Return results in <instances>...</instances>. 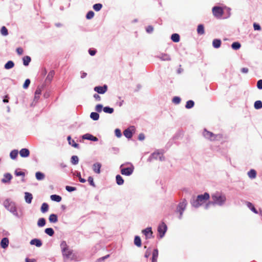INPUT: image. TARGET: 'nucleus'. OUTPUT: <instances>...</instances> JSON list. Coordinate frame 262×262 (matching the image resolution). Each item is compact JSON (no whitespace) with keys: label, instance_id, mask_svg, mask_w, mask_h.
I'll return each instance as SVG.
<instances>
[{"label":"nucleus","instance_id":"aec40b11","mask_svg":"<svg viewBox=\"0 0 262 262\" xmlns=\"http://www.w3.org/2000/svg\"><path fill=\"white\" fill-rule=\"evenodd\" d=\"M9 239L7 237L3 238L1 242V246L2 248L5 249L8 247L9 245Z\"/></svg>","mask_w":262,"mask_h":262},{"label":"nucleus","instance_id":"4c0bfd02","mask_svg":"<svg viewBox=\"0 0 262 262\" xmlns=\"http://www.w3.org/2000/svg\"><path fill=\"white\" fill-rule=\"evenodd\" d=\"M254 108L256 110L262 108V102L260 100L256 101L254 104Z\"/></svg>","mask_w":262,"mask_h":262},{"label":"nucleus","instance_id":"f03ea898","mask_svg":"<svg viewBox=\"0 0 262 262\" xmlns=\"http://www.w3.org/2000/svg\"><path fill=\"white\" fill-rule=\"evenodd\" d=\"M60 248L64 259L71 260L76 259V254L69 248L65 241L61 243Z\"/></svg>","mask_w":262,"mask_h":262},{"label":"nucleus","instance_id":"c03bdc74","mask_svg":"<svg viewBox=\"0 0 262 262\" xmlns=\"http://www.w3.org/2000/svg\"><path fill=\"white\" fill-rule=\"evenodd\" d=\"M103 110L105 113L108 114H112L114 112V109L108 106L103 107Z\"/></svg>","mask_w":262,"mask_h":262},{"label":"nucleus","instance_id":"20e7f679","mask_svg":"<svg viewBox=\"0 0 262 262\" xmlns=\"http://www.w3.org/2000/svg\"><path fill=\"white\" fill-rule=\"evenodd\" d=\"M209 197V193L207 192H205L204 194L199 195L196 198H193L191 200V204L193 207L198 208L208 200Z\"/></svg>","mask_w":262,"mask_h":262},{"label":"nucleus","instance_id":"9b49d317","mask_svg":"<svg viewBox=\"0 0 262 262\" xmlns=\"http://www.w3.org/2000/svg\"><path fill=\"white\" fill-rule=\"evenodd\" d=\"M107 90V86L106 85L103 86H96L94 88V91L97 92L99 94H103L105 93Z\"/></svg>","mask_w":262,"mask_h":262},{"label":"nucleus","instance_id":"4d7b16f0","mask_svg":"<svg viewBox=\"0 0 262 262\" xmlns=\"http://www.w3.org/2000/svg\"><path fill=\"white\" fill-rule=\"evenodd\" d=\"M88 182H89L90 184L92 186H95V183L94 182L93 178L92 177H89L88 178Z\"/></svg>","mask_w":262,"mask_h":262},{"label":"nucleus","instance_id":"72a5a7b5","mask_svg":"<svg viewBox=\"0 0 262 262\" xmlns=\"http://www.w3.org/2000/svg\"><path fill=\"white\" fill-rule=\"evenodd\" d=\"M40 210H41V212H42V213H45V212H47L49 210L48 205L46 203H43L41 205Z\"/></svg>","mask_w":262,"mask_h":262},{"label":"nucleus","instance_id":"ea45409f","mask_svg":"<svg viewBox=\"0 0 262 262\" xmlns=\"http://www.w3.org/2000/svg\"><path fill=\"white\" fill-rule=\"evenodd\" d=\"M30 61L31 58L29 56H26L23 58V64H24V66H28Z\"/></svg>","mask_w":262,"mask_h":262},{"label":"nucleus","instance_id":"473e14b6","mask_svg":"<svg viewBox=\"0 0 262 262\" xmlns=\"http://www.w3.org/2000/svg\"><path fill=\"white\" fill-rule=\"evenodd\" d=\"M197 32L199 34H200V35H202V34H204V33H205L204 27L203 25L200 24L198 26Z\"/></svg>","mask_w":262,"mask_h":262},{"label":"nucleus","instance_id":"58836bf2","mask_svg":"<svg viewBox=\"0 0 262 262\" xmlns=\"http://www.w3.org/2000/svg\"><path fill=\"white\" fill-rule=\"evenodd\" d=\"M90 117L94 120L96 121L99 119V115L97 113L92 112L91 113Z\"/></svg>","mask_w":262,"mask_h":262},{"label":"nucleus","instance_id":"393cba45","mask_svg":"<svg viewBox=\"0 0 262 262\" xmlns=\"http://www.w3.org/2000/svg\"><path fill=\"white\" fill-rule=\"evenodd\" d=\"M248 177L251 179H255L256 177V171L254 169H251L248 172Z\"/></svg>","mask_w":262,"mask_h":262},{"label":"nucleus","instance_id":"c756f323","mask_svg":"<svg viewBox=\"0 0 262 262\" xmlns=\"http://www.w3.org/2000/svg\"><path fill=\"white\" fill-rule=\"evenodd\" d=\"M35 177L37 180L40 181L45 179V174L41 172H36L35 173Z\"/></svg>","mask_w":262,"mask_h":262},{"label":"nucleus","instance_id":"ddd939ff","mask_svg":"<svg viewBox=\"0 0 262 262\" xmlns=\"http://www.w3.org/2000/svg\"><path fill=\"white\" fill-rule=\"evenodd\" d=\"M157 57L163 61H169L171 60L170 55L166 53H161L158 55Z\"/></svg>","mask_w":262,"mask_h":262},{"label":"nucleus","instance_id":"bf43d9fd","mask_svg":"<svg viewBox=\"0 0 262 262\" xmlns=\"http://www.w3.org/2000/svg\"><path fill=\"white\" fill-rule=\"evenodd\" d=\"M15 174L16 176H25V173L22 171H18L17 170H15Z\"/></svg>","mask_w":262,"mask_h":262},{"label":"nucleus","instance_id":"2eb2a0df","mask_svg":"<svg viewBox=\"0 0 262 262\" xmlns=\"http://www.w3.org/2000/svg\"><path fill=\"white\" fill-rule=\"evenodd\" d=\"M30 244L31 245H35L37 247H40L42 245L41 240L38 238H34L31 240Z\"/></svg>","mask_w":262,"mask_h":262},{"label":"nucleus","instance_id":"9d476101","mask_svg":"<svg viewBox=\"0 0 262 262\" xmlns=\"http://www.w3.org/2000/svg\"><path fill=\"white\" fill-rule=\"evenodd\" d=\"M212 12L215 16H221L223 14V11L221 7H214L212 8Z\"/></svg>","mask_w":262,"mask_h":262},{"label":"nucleus","instance_id":"1a4fd4ad","mask_svg":"<svg viewBox=\"0 0 262 262\" xmlns=\"http://www.w3.org/2000/svg\"><path fill=\"white\" fill-rule=\"evenodd\" d=\"M152 159H159L160 161L163 160V155L159 151L154 152L149 158V160H151Z\"/></svg>","mask_w":262,"mask_h":262},{"label":"nucleus","instance_id":"e433bc0d","mask_svg":"<svg viewBox=\"0 0 262 262\" xmlns=\"http://www.w3.org/2000/svg\"><path fill=\"white\" fill-rule=\"evenodd\" d=\"M45 232L50 236H53L54 234V231L51 228H46L45 230Z\"/></svg>","mask_w":262,"mask_h":262},{"label":"nucleus","instance_id":"b1692460","mask_svg":"<svg viewBox=\"0 0 262 262\" xmlns=\"http://www.w3.org/2000/svg\"><path fill=\"white\" fill-rule=\"evenodd\" d=\"M158 257V250L156 249L153 251L152 255V262H157Z\"/></svg>","mask_w":262,"mask_h":262},{"label":"nucleus","instance_id":"052dcab7","mask_svg":"<svg viewBox=\"0 0 262 262\" xmlns=\"http://www.w3.org/2000/svg\"><path fill=\"white\" fill-rule=\"evenodd\" d=\"M257 87L258 89H262V80H259L257 83Z\"/></svg>","mask_w":262,"mask_h":262},{"label":"nucleus","instance_id":"a19ab883","mask_svg":"<svg viewBox=\"0 0 262 262\" xmlns=\"http://www.w3.org/2000/svg\"><path fill=\"white\" fill-rule=\"evenodd\" d=\"M134 243L138 247L141 246V239L139 236H135V239H134Z\"/></svg>","mask_w":262,"mask_h":262},{"label":"nucleus","instance_id":"680f3d73","mask_svg":"<svg viewBox=\"0 0 262 262\" xmlns=\"http://www.w3.org/2000/svg\"><path fill=\"white\" fill-rule=\"evenodd\" d=\"M154 30V28L152 26H149L147 28H146V31L148 33H151Z\"/></svg>","mask_w":262,"mask_h":262},{"label":"nucleus","instance_id":"6e6552de","mask_svg":"<svg viewBox=\"0 0 262 262\" xmlns=\"http://www.w3.org/2000/svg\"><path fill=\"white\" fill-rule=\"evenodd\" d=\"M166 230L167 226L163 222L159 225L158 231L159 233L160 238H162L164 236Z\"/></svg>","mask_w":262,"mask_h":262},{"label":"nucleus","instance_id":"79ce46f5","mask_svg":"<svg viewBox=\"0 0 262 262\" xmlns=\"http://www.w3.org/2000/svg\"><path fill=\"white\" fill-rule=\"evenodd\" d=\"M71 163L73 164V165H76L78 163V161H79V159H78V157L77 156H73L72 157H71Z\"/></svg>","mask_w":262,"mask_h":262},{"label":"nucleus","instance_id":"cd10ccee","mask_svg":"<svg viewBox=\"0 0 262 262\" xmlns=\"http://www.w3.org/2000/svg\"><path fill=\"white\" fill-rule=\"evenodd\" d=\"M67 139H68L69 144L70 145H72V146H73V147H74L75 148H78V147L79 144L76 143H75L74 140H72L70 136H68Z\"/></svg>","mask_w":262,"mask_h":262},{"label":"nucleus","instance_id":"a211bd4d","mask_svg":"<svg viewBox=\"0 0 262 262\" xmlns=\"http://www.w3.org/2000/svg\"><path fill=\"white\" fill-rule=\"evenodd\" d=\"M12 177V175L9 173H5L4 175V178L2 179V182L4 183L9 182L11 180Z\"/></svg>","mask_w":262,"mask_h":262},{"label":"nucleus","instance_id":"412c9836","mask_svg":"<svg viewBox=\"0 0 262 262\" xmlns=\"http://www.w3.org/2000/svg\"><path fill=\"white\" fill-rule=\"evenodd\" d=\"M221 40L219 39H214L212 41V46L215 48L217 49L221 47Z\"/></svg>","mask_w":262,"mask_h":262},{"label":"nucleus","instance_id":"423d86ee","mask_svg":"<svg viewBox=\"0 0 262 262\" xmlns=\"http://www.w3.org/2000/svg\"><path fill=\"white\" fill-rule=\"evenodd\" d=\"M123 166V164H122L120 166L121 173L123 175H125V176H130L134 171V166L132 164H131L130 166L129 167L122 168Z\"/></svg>","mask_w":262,"mask_h":262},{"label":"nucleus","instance_id":"7c9ffc66","mask_svg":"<svg viewBox=\"0 0 262 262\" xmlns=\"http://www.w3.org/2000/svg\"><path fill=\"white\" fill-rule=\"evenodd\" d=\"M171 39L174 42H178L180 41V36L178 34L174 33L172 34Z\"/></svg>","mask_w":262,"mask_h":262},{"label":"nucleus","instance_id":"39448f33","mask_svg":"<svg viewBox=\"0 0 262 262\" xmlns=\"http://www.w3.org/2000/svg\"><path fill=\"white\" fill-rule=\"evenodd\" d=\"M203 135L206 139H209L211 141L218 140L221 138L220 135H215L206 129L203 132Z\"/></svg>","mask_w":262,"mask_h":262},{"label":"nucleus","instance_id":"c9c22d12","mask_svg":"<svg viewBox=\"0 0 262 262\" xmlns=\"http://www.w3.org/2000/svg\"><path fill=\"white\" fill-rule=\"evenodd\" d=\"M46 224V220L44 218H40L37 221V226L40 227L44 226Z\"/></svg>","mask_w":262,"mask_h":262},{"label":"nucleus","instance_id":"c85d7f7f","mask_svg":"<svg viewBox=\"0 0 262 262\" xmlns=\"http://www.w3.org/2000/svg\"><path fill=\"white\" fill-rule=\"evenodd\" d=\"M116 180L117 184L119 185H122L124 183V180L123 179L122 177L119 174L116 176Z\"/></svg>","mask_w":262,"mask_h":262},{"label":"nucleus","instance_id":"6ab92c4d","mask_svg":"<svg viewBox=\"0 0 262 262\" xmlns=\"http://www.w3.org/2000/svg\"><path fill=\"white\" fill-rule=\"evenodd\" d=\"M19 154L21 157L26 158L29 156L30 151L27 148H23L20 150Z\"/></svg>","mask_w":262,"mask_h":262},{"label":"nucleus","instance_id":"8fccbe9b","mask_svg":"<svg viewBox=\"0 0 262 262\" xmlns=\"http://www.w3.org/2000/svg\"><path fill=\"white\" fill-rule=\"evenodd\" d=\"M1 33L4 36H6L8 35V30L5 26L2 27L1 30Z\"/></svg>","mask_w":262,"mask_h":262},{"label":"nucleus","instance_id":"f3484780","mask_svg":"<svg viewBox=\"0 0 262 262\" xmlns=\"http://www.w3.org/2000/svg\"><path fill=\"white\" fill-rule=\"evenodd\" d=\"M142 232L147 238H150L152 236V232L150 227H148L142 231Z\"/></svg>","mask_w":262,"mask_h":262},{"label":"nucleus","instance_id":"de8ad7c7","mask_svg":"<svg viewBox=\"0 0 262 262\" xmlns=\"http://www.w3.org/2000/svg\"><path fill=\"white\" fill-rule=\"evenodd\" d=\"M93 9L96 11H99L101 10V9L102 8V4H96L95 5H93Z\"/></svg>","mask_w":262,"mask_h":262},{"label":"nucleus","instance_id":"f704fd0d","mask_svg":"<svg viewBox=\"0 0 262 262\" xmlns=\"http://www.w3.org/2000/svg\"><path fill=\"white\" fill-rule=\"evenodd\" d=\"M123 134L127 138H131L133 136L132 132L129 128L125 129L124 131Z\"/></svg>","mask_w":262,"mask_h":262},{"label":"nucleus","instance_id":"5701e85b","mask_svg":"<svg viewBox=\"0 0 262 262\" xmlns=\"http://www.w3.org/2000/svg\"><path fill=\"white\" fill-rule=\"evenodd\" d=\"M14 67V63L11 60L8 61L4 66V68L6 70H9Z\"/></svg>","mask_w":262,"mask_h":262},{"label":"nucleus","instance_id":"0eeeda50","mask_svg":"<svg viewBox=\"0 0 262 262\" xmlns=\"http://www.w3.org/2000/svg\"><path fill=\"white\" fill-rule=\"evenodd\" d=\"M187 205V202L184 199L183 200V201L179 203L178 207H177V211L179 212L180 216L179 218L181 219L182 217L183 212L185 210L186 207Z\"/></svg>","mask_w":262,"mask_h":262},{"label":"nucleus","instance_id":"bb28decb","mask_svg":"<svg viewBox=\"0 0 262 262\" xmlns=\"http://www.w3.org/2000/svg\"><path fill=\"white\" fill-rule=\"evenodd\" d=\"M41 93V89L38 87L35 92L34 100L37 101L39 98V96Z\"/></svg>","mask_w":262,"mask_h":262},{"label":"nucleus","instance_id":"7ed1b4c3","mask_svg":"<svg viewBox=\"0 0 262 262\" xmlns=\"http://www.w3.org/2000/svg\"><path fill=\"white\" fill-rule=\"evenodd\" d=\"M3 205L8 211L12 213L15 216L20 217L17 211L16 204L11 199H6L3 202Z\"/></svg>","mask_w":262,"mask_h":262},{"label":"nucleus","instance_id":"0e129e2a","mask_svg":"<svg viewBox=\"0 0 262 262\" xmlns=\"http://www.w3.org/2000/svg\"><path fill=\"white\" fill-rule=\"evenodd\" d=\"M145 139V136L143 134L141 133L139 135L138 139L139 140L142 141Z\"/></svg>","mask_w":262,"mask_h":262},{"label":"nucleus","instance_id":"f8f14e48","mask_svg":"<svg viewBox=\"0 0 262 262\" xmlns=\"http://www.w3.org/2000/svg\"><path fill=\"white\" fill-rule=\"evenodd\" d=\"M101 167V163L96 162L94 163L92 166V169L94 172L97 174L100 173V168Z\"/></svg>","mask_w":262,"mask_h":262},{"label":"nucleus","instance_id":"09e8293b","mask_svg":"<svg viewBox=\"0 0 262 262\" xmlns=\"http://www.w3.org/2000/svg\"><path fill=\"white\" fill-rule=\"evenodd\" d=\"M194 102L192 100H189L186 102V108H191L194 106Z\"/></svg>","mask_w":262,"mask_h":262},{"label":"nucleus","instance_id":"3c124183","mask_svg":"<svg viewBox=\"0 0 262 262\" xmlns=\"http://www.w3.org/2000/svg\"><path fill=\"white\" fill-rule=\"evenodd\" d=\"M94 16V13L92 11H90L88 12V13L86 14V18L88 19H90L92 18Z\"/></svg>","mask_w":262,"mask_h":262},{"label":"nucleus","instance_id":"a878e982","mask_svg":"<svg viewBox=\"0 0 262 262\" xmlns=\"http://www.w3.org/2000/svg\"><path fill=\"white\" fill-rule=\"evenodd\" d=\"M246 205H247V206L252 211H253L254 213L257 214L258 213V212L257 211V210L255 208L254 206H253V205L249 202H246Z\"/></svg>","mask_w":262,"mask_h":262},{"label":"nucleus","instance_id":"338daca9","mask_svg":"<svg viewBox=\"0 0 262 262\" xmlns=\"http://www.w3.org/2000/svg\"><path fill=\"white\" fill-rule=\"evenodd\" d=\"M25 262H36V260L34 258L30 259L29 258H26L25 259Z\"/></svg>","mask_w":262,"mask_h":262},{"label":"nucleus","instance_id":"49530a36","mask_svg":"<svg viewBox=\"0 0 262 262\" xmlns=\"http://www.w3.org/2000/svg\"><path fill=\"white\" fill-rule=\"evenodd\" d=\"M54 75V71H51L49 73V74H48V76H47V77L46 78V80H48L49 81H51L52 80Z\"/></svg>","mask_w":262,"mask_h":262},{"label":"nucleus","instance_id":"4be33fe9","mask_svg":"<svg viewBox=\"0 0 262 262\" xmlns=\"http://www.w3.org/2000/svg\"><path fill=\"white\" fill-rule=\"evenodd\" d=\"M50 223H55L58 221L57 216L55 214H51L49 217Z\"/></svg>","mask_w":262,"mask_h":262},{"label":"nucleus","instance_id":"774afa93","mask_svg":"<svg viewBox=\"0 0 262 262\" xmlns=\"http://www.w3.org/2000/svg\"><path fill=\"white\" fill-rule=\"evenodd\" d=\"M89 53L91 56H94L96 54V51L90 49L89 50Z\"/></svg>","mask_w":262,"mask_h":262},{"label":"nucleus","instance_id":"a18cd8bd","mask_svg":"<svg viewBox=\"0 0 262 262\" xmlns=\"http://www.w3.org/2000/svg\"><path fill=\"white\" fill-rule=\"evenodd\" d=\"M241 46V44L238 42H234L231 45L232 48L234 50L239 49Z\"/></svg>","mask_w":262,"mask_h":262},{"label":"nucleus","instance_id":"37998d69","mask_svg":"<svg viewBox=\"0 0 262 262\" xmlns=\"http://www.w3.org/2000/svg\"><path fill=\"white\" fill-rule=\"evenodd\" d=\"M18 155V151L17 150H13L10 154V156L12 159H15Z\"/></svg>","mask_w":262,"mask_h":262},{"label":"nucleus","instance_id":"5fc2aeb1","mask_svg":"<svg viewBox=\"0 0 262 262\" xmlns=\"http://www.w3.org/2000/svg\"><path fill=\"white\" fill-rule=\"evenodd\" d=\"M30 83V80L29 79H27L25 80V83L23 85L24 89H27Z\"/></svg>","mask_w":262,"mask_h":262},{"label":"nucleus","instance_id":"69168bd1","mask_svg":"<svg viewBox=\"0 0 262 262\" xmlns=\"http://www.w3.org/2000/svg\"><path fill=\"white\" fill-rule=\"evenodd\" d=\"M253 27L255 30H259L260 29V27L258 24L255 23L254 24Z\"/></svg>","mask_w":262,"mask_h":262},{"label":"nucleus","instance_id":"603ef678","mask_svg":"<svg viewBox=\"0 0 262 262\" xmlns=\"http://www.w3.org/2000/svg\"><path fill=\"white\" fill-rule=\"evenodd\" d=\"M181 101V98L179 97H174L172 99V102L175 104H179Z\"/></svg>","mask_w":262,"mask_h":262},{"label":"nucleus","instance_id":"6e6d98bb","mask_svg":"<svg viewBox=\"0 0 262 262\" xmlns=\"http://www.w3.org/2000/svg\"><path fill=\"white\" fill-rule=\"evenodd\" d=\"M115 135L118 137L120 138L122 136L121 130L119 129H116L115 130Z\"/></svg>","mask_w":262,"mask_h":262},{"label":"nucleus","instance_id":"f257e3e1","mask_svg":"<svg viewBox=\"0 0 262 262\" xmlns=\"http://www.w3.org/2000/svg\"><path fill=\"white\" fill-rule=\"evenodd\" d=\"M212 201L206 204L205 208L207 209L211 204L222 206L225 204L226 196L221 192L216 191L211 194Z\"/></svg>","mask_w":262,"mask_h":262},{"label":"nucleus","instance_id":"2f4dec72","mask_svg":"<svg viewBox=\"0 0 262 262\" xmlns=\"http://www.w3.org/2000/svg\"><path fill=\"white\" fill-rule=\"evenodd\" d=\"M51 199L53 201L57 202H59L61 200V197L59 195H56V194H53L51 195L50 196Z\"/></svg>","mask_w":262,"mask_h":262},{"label":"nucleus","instance_id":"864d4df0","mask_svg":"<svg viewBox=\"0 0 262 262\" xmlns=\"http://www.w3.org/2000/svg\"><path fill=\"white\" fill-rule=\"evenodd\" d=\"M103 108V105L102 104H97L95 107V110L98 112H101Z\"/></svg>","mask_w":262,"mask_h":262},{"label":"nucleus","instance_id":"13d9d810","mask_svg":"<svg viewBox=\"0 0 262 262\" xmlns=\"http://www.w3.org/2000/svg\"><path fill=\"white\" fill-rule=\"evenodd\" d=\"M66 189L69 191V192H72V191H73L74 190H76V188L75 187H71V186H67L66 187Z\"/></svg>","mask_w":262,"mask_h":262},{"label":"nucleus","instance_id":"e2e57ef3","mask_svg":"<svg viewBox=\"0 0 262 262\" xmlns=\"http://www.w3.org/2000/svg\"><path fill=\"white\" fill-rule=\"evenodd\" d=\"M16 52L18 55H21L23 53V50L21 48H18L16 49Z\"/></svg>","mask_w":262,"mask_h":262},{"label":"nucleus","instance_id":"4468645a","mask_svg":"<svg viewBox=\"0 0 262 262\" xmlns=\"http://www.w3.org/2000/svg\"><path fill=\"white\" fill-rule=\"evenodd\" d=\"M33 199L32 194L28 192H25V200L28 204H31Z\"/></svg>","mask_w":262,"mask_h":262},{"label":"nucleus","instance_id":"dca6fc26","mask_svg":"<svg viewBox=\"0 0 262 262\" xmlns=\"http://www.w3.org/2000/svg\"><path fill=\"white\" fill-rule=\"evenodd\" d=\"M82 138L83 139L89 140L93 141H97L98 140L97 137H94L90 134H84L83 135Z\"/></svg>","mask_w":262,"mask_h":262}]
</instances>
